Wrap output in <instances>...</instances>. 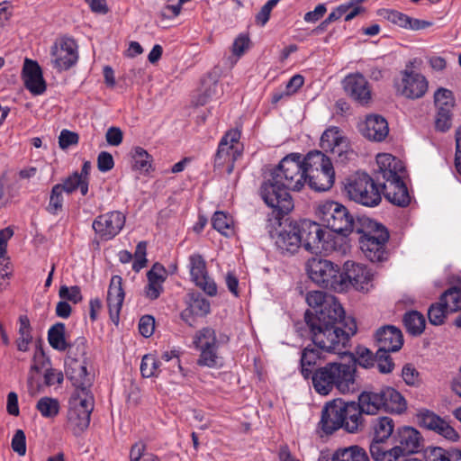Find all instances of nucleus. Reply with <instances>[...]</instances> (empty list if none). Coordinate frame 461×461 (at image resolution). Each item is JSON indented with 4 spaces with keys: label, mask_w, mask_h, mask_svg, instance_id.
<instances>
[{
    "label": "nucleus",
    "mask_w": 461,
    "mask_h": 461,
    "mask_svg": "<svg viewBox=\"0 0 461 461\" xmlns=\"http://www.w3.org/2000/svg\"><path fill=\"white\" fill-rule=\"evenodd\" d=\"M395 446L391 448L389 459H402L406 456L420 452L423 447V438L412 427L399 428L394 435Z\"/></svg>",
    "instance_id": "12"
},
{
    "label": "nucleus",
    "mask_w": 461,
    "mask_h": 461,
    "mask_svg": "<svg viewBox=\"0 0 461 461\" xmlns=\"http://www.w3.org/2000/svg\"><path fill=\"white\" fill-rule=\"evenodd\" d=\"M359 131L361 134L373 141H383L389 133L387 121L381 115L370 114L360 124Z\"/></svg>",
    "instance_id": "25"
},
{
    "label": "nucleus",
    "mask_w": 461,
    "mask_h": 461,
    "mask_svg": "<svg viewBox=\"0 0 461 461\" xmlns=\"http://www.w3.org/2000/svg\"><path fill=\"white\" fill-rule=\"evenodd\" d=\"M12 448L19 456L26 453V437L23 429H17L12 438Z\"/></svg>",
    "instance_id": "59"
},
{
    "label": "nucleus",
    "mask_w": 461,
    "mask_h": 461,
    "mask_svg": "<svg viewBox=\"0 0 461 461\" xmlns=\"http://www.w3.org/2000/svg\"><path fill=\"white\" fill-rule=\"evenodd\" d=\"M384 411L401 414L407 409L405 398L393 387L383 388Z\"/></svg>",
    "instance_id": "33"
},
{
    "label": "nucleus",
    "mask_w": 461,
    "mask_h": 461,
    "mask_svg": "<svg viewBox=\"0 0 461 461\" xmlns=\"http://www.w3.org/2000/svg\"><path fill=\"white\" fill-rule=\"evenodd\" d=\"M152 157L141 147L132 149V167L140 172H149L151 168Z\"/></svg>",
    "instance_id": "41"
},
{
    "label": "nucleus",
    "mask_w": 461,
    "mask_h": 461,
    "mask_svg": "<svg viewBox=\"0 0 461 461\" xmlns=\"http://www.w3.org/2000/svg\"><path fill=\"white\" fill-rule=\"evenodd\" d=\"M189 268L192 281L209 296L217 294L215 282L208 276L206 262L200 254H193L189 257Z\"/></svg>",
    "instance_id": "17"
},
{
    "label": "nucleus",
    "mask_w": 461,
    "mask_h": 461,
    "mask_svg": "<svg viewBox=\"0 0 461 461\" xmlns=\"http://www.w3.org/2000/svg\"><path fill=\"white\" fill-rule=\"evenodd\" d=\"M301 161L303 164L306 176L310 173L333 167L330 158L319 150L310 151Z\"/></svg>",
    "instance_id": "34"
},
{
    "label": "nucleus",
    "mask_w": 461,
    "mask_h": 461,
    "mask_svg": "<svg viewBox=\"0 0 461 461\" xmlns=\"http://www.w3.org/2000/svg\"><path fill=\"white\" fill-rule=\"evenodd\" d=\"M240 138V132L238 130H230L222 137L218 146L214 166L216 167L226 166L228 174H231L235 161L241 155L239 149Z\"/></svg>",
    "instance_id": "13"
},
{
    "label": "nucleus",
    "mask_w": 461,
    "mask_h": 461,
    "mask_svg": "<svg viewBox=\"0 0 461 461\" xmlns=\"http://www.w3.org/2000/svg\"><path fill=\"white\" fill-rule=\"evenodd\" d=\"M343 429L349 433H356L363 428V411L356 402L342 400Z\"/></svg>",
    "instance_id": "30"
},
{
    "label": "nucleus",
    "mask_w": 461,
    "mask_h": 461,
    "mask_svg": "<svg viewBox=\"0 0 461 461\" xmlns=\"http://www.w3.org/2000/svg\"><path fill=\"white\" fill-rule=\"evenodd\" d=\"M402 376L408 385H417L420 382V374L411 364H407L403 366L402 370Z\"/></svg>",
    "instance_id": "60"
},
{
    "label": "nucleus",
    "mask_w": 461,
    "mask_h": 461,
    "mask_svg": "<svg viewBox=\"0 0 461 461\" xmlns=\"http://www.w3.org/2000/svg\"><path fill=\"white\" fill-rule=\"evenodd\" d=\"M279 2L280 0H268L256 15L257 24L264 26L270 18L271 11Z\"/></svg>",
    "instance_id": "56"
},
{
    "label": "nucleus",
    "mask_w": 461,
    "mask_h": 461,
    "mask_svg": "<svg viewBox=\"0 0 461 461\" xmlns=\"http://www.w3.org/2000/svg\"><path fill=\"white\" fill-rule=\"evenodd\" d=\"M345 191L349 200L366 207H375L382 201V191L366 173H357L348 179Z\"/></svg>",
    "instance_id": "7"
},
{
    "label": "nucleus",
    "mask_w": 461,
    "mask_h": 461,
    "mask_svg": "<svg viewBox=\"0 0 461 461\" xmlns=\"http://www.w3.org/2000/svg\"><path fill=\"white\" fill-rule=\"evenodd\" d=\"M403 323L409 333L419 335L424 330L425 318L420 312L411 311L404 314Z\"/></svg>",
    "instance_id": "40"
},
{
    "label": "nucleus",
    "mask_w": 461,
    "mask_h": 461,
    "mask_svg": "<svg viewBox=\"0 0 461 461\" xmlns=\"http://www.w3.org/2000/svg\"><path fill=\"white\" fill-rule=\"evenodd\" d=\"M372 428L374 438L386 441L393 432L394 422L390 417H378L373 420Z\"/></svg>",
    "instance_id": "38"
},
{
    "label": "nucleus",
    "mask_w": 461,
    "mask_h": 461,
    "mask_svg": "<svg viewBox=\"0 0 461 461\" xmlns=\"http://www.w3.org/2000/svg\"><path fill=\"white\" fill-rule=\"evenodd\" d=\"M195 348L200 351L197 365L211 368L222 366V357L218 352V342L214 330L203 328L196 332L194 339Z\"/></svg>",
    "instance_id": "11"
},
{
    "label": "nucleus",
    "mask_w": 461,
    "mask_h": 461,
    "mask_svg": "<svg viewBox=\"0 0 461 461\" xmlns=\"http://www.w3.org/2000/svg\"><path fill=\"white\" fill-rule=\"evenodd\" d=\"M372 275L366 266L347 261L341 271V279L345 282V291L353 286L358 291H367Z\"/></svg>",
    "instance_id": "18"
},
{
    "label": "nucleus",
    "mask_w": 461,
    "mask_h": 461,
    "mask_svg": "<svg viewBox=\"0 0 461 461\" xmlns=\"http://www.w3.org/2000/svg\"><path fill=\"white\" fill-rule=\"evenodd\" d=\"M210 302L200 294H192L189 303L191 312L197 316H205L210 312Z\"/></svg>",
    "instance_id": "48"
},
{
    "label": "nucleus",
    "mask_w": 461,
    "mask_h": 461,
    "mask_svg": "<svg viewBox=\"0 0 461 461\" xmlns=\"http://www.w3.org/2000/svg\"><path fill=\"white\" fill-rule=\"evenodd\" d=\"M376 343L380 354L396 352L401 349L403 344L402 331L394 326H384L375 333Z\"/></svg>",
    "instance_id": "23"
},
{
    "label": "nucleus",
    "mask_w": 461,
    "mask_h": 461,
    "mask_svg": "<svg viewBox=\"0 0 461 461\" xmlns=\"http://www.w3.org/2000/svg\"><path fill=\"white\" fill-rule=\"evenodd\" d=\"M353 363L356 366V363L359 366L368 368L375 365V357H374L373 353L366 348L357 347L355 354H350Z\"/></svg>",
    "instance_id": "50"
},
{
    "label": "nucleus",
    "mask_w": 461,
    "mask_h": 461,
    "mask_svg": "<svg viewBox=\"0 0 461 461\" xmlns=\"http://www.w3.org/2000/svg\"><path fill=\"white\" fill-rule=\"evenodd\" d=\"M114 166L113 156L107 151H102L97 157V167L101 172L110 171Z\"/></svg>",
    "instance_id": "64"
},
{
    "label": "nucleus",
    "mask_w": 461,
    "mask_h": 461,
    "mask_svg": "<svg viewBox=\"0 0 461 461\" xmlns=\"http://www.w3.org/2000/svg\"><path fill=\"white\" fill-rule=\"evenodd\" d=\"M321 359L319 349L308 346L304 348L301 355V373L305 379L312 378L313 368L317 361Z\"/></svg>",
    "instance_id": "35"
},
{
    "label": "nucleus",
    "mask_w": 461,
    "mask_h": 461,
    "mask_svg": "<svg viewBox=\"0 0 461 461\" xmlns=\"http://www.w3.org/2000/svg\"><path fill=\"white\" fill-rule=\"evenodd\" d=\"M375 363H376V366L379 372L384 374H388L392 372L394 366L389 353H385L384 355L380 354V350L378 349L375 354Z\"/></svg>",
    "instance_id": "57"
},
{
    "label": "nucleus",
    "mask_w": 461,
    "mask_h": 461,
    "mask_svg": "<svg viewBox=\"0 0 461 461\" xmlns=\"http://www.w3.org/2000/svg\"><path fill=\"white\" fill-rule=\"evenodd\" d=\"M335 172L333 167H326L307 175L309 186L316 191H327L334 184Z\"/></svg>",
    "instance_id": "32"
},
{
    "label": "nucleus",
    "mask_w": 461,
    "mask_h": 461,
    "mask_svg": "<svg viewBox=\"0 0 461 461\" xmlns=\"http://www.w3.org/2000/svg\"><path fill=\"white\" fill-rule=\"evenodd\" d=\"M146 250H147V242L140 241L135 249L134 253V261L132 264V269L136 272H139L140 269L146 267L147 258H146Z\"/></svg>",
    "instance_id": "55"
},
{
    "label": "nucleus",
    "mask_w": 461,
    "mask_h": 461,
    "mask_svg": "<svg viewBox=\"0 0 461 461\" xmlns=\"http://www.w3.org/2000/svg\"><path fill=\"white\" fill-rule=\"evenodd\" d=\"M36 410L43 418L54 419L59 413L60 404L58 399L44 396L37 402Z\"/></svg>",
    "instance_id": "39"
},
{
    "label": "nucleus",
    "mask_w": 461,
    "mask_h": 461,
    "mask_svg": "<svg viewBox=\"0 0 461 461\" xmlns=\"http://www.w3.org/2000/svg\"><path fill=\"white\" fill-rule=\"evenodd\" d=\"M160 361L154 355L148 354L142 357L140 372L143 377L158 376L160 373Z\"/></svg>",
    "instance_id": "46"
},
{
    "label": "nucleus",
    "mask_w": 461,
    "mask_h": 461,
    "mask_svg": "<svg viewBox=\"0 0 461 461\" xmlns=\"http://www.w3.org/2000/svg\"><path fill=\"white\" fill-rule=\"evenodd\" d=\"M125 293L122 288V278L120 276H113L111 278L107 292V306L110 319L118 324L120 312L124 300Z\"/></svg>",
    "instance_id": "24"
},
{
    "label": "nucleus",
    "mask_w": 461,
    "mask_h": 461,
    "mask_svg": "<svg viewBox=\"0 0 461 461\" xmlns=\"http://www.w3.org/2000/svg\"><path fill=\"white\" fill-rule=\"evenodd\" d=\"M24 86L32 95H40L46 90V82L42 70L37 61L25 59L23 67Z\"/></svg>",
    "instance_id": "22"
},
{
    "label": "nucleus",
    "mask_w": 461,
    "mask_h": 461,
    "mask_svg": "<svg viewBox=\"0 0 461 461\" xmlns=\"http://www.w3.org/2000/svg\"><path fill=\"white\" fill-rule=\"evenodd\" d=\"M359 222L360 227H357L356 232L362 234L359 242L365 257L374 263L387 260L389 232L386 228L366 217L360 218Z\"/></svg>",
    "instance_id": "4"
},
{
    "label": "nucleus",
    "mask_w": 461,
    "mask_h": 461,
    "mask_svg": "<svg viewBox=\"0 0 461 461\" xmlns=\"http://www.w3.org/2000/svg\"><path fill=\"white\" fill-rule=\"evenodd\" d=\"M342 399H335L328 402L322 410L319 428L326 434L343 428Z\"/></svg>",
    "instance_id": "21"
},
{
    "label": "nucleus",
    "mask_w": 461,
    "mask_h": 461,
    "mask_svg": "<svg viewBox=\"0 0 461 461\" xmlns=\"http://www.w3.org/2000/svg\"><path fill=\"white\" fill-rule=\"evenodd\" d=\"M155 330V320L150 315H145L140 318L139 323V330L140 334L145 337H150Z\"/></svg>",
    "instance_id": "63"
},
{
    "label": "nucleus",
    "mask_w": 461,
    "mask_h": 461,
    "mask_svg": "<svg viewBox=\"0 0 461 461\" xmlns=\"http://www.w3.org/2000/svg\"><path fill=\"white\" fill-rule=\"evenodd\" d=\"M385 440H378L377 438L372 439L370 446H369V451L371 456L376 460V461H389V453L391 451L390 449H387L384 447Z\"/></svg>",
    "instance_id": "53"
},
{
    "label": "nucleus",
    "mask_w": 461,
    "mask_h": 461,
    "mask_svg": "<svg viewBox=\"0 0 461 461\" xmlns=\"http://www.w3.org/2000/svg\"><path fill=\"white\" fill-rule=\"evenodd\" d=\"M424 457L426 461H450V452H446L441 447H428Z\"/></svg>",
    "instance_id": "58"
},
{
    "label": "nucleus",
    "mask_w": 461,
    "mask_h": 461,
    "mask_svg": "<svg viewBox=\"0 0 461 461\" xmlns=\"http://www.w3.org/2000/svg\"><path fill=\"white\" fill-rule=\"evenodd\" d=\"M63 207V192L59 185H55L50 192V202L46 208L50 214L57 215Z\"/></svg>",
    "instance_id": "49"
},
{
    "label": "nucleus",
    "mask_w": 461,
    "mask_h": 461,
    "mask_svg": "<svg viewBox=\"0 0 461 461\" xmlns=\"http://www.w3.org/2000/svg\"><path fill=\"white\" fill-rule=\"evenodd\" d=\"M365 414L375 415L384 411L383 388L376 391H364L358 395L357 402Z\"/></svg>",
    "instance_id": "31"
},
{
    "label": "nucleus",
    "mask_w": 461,
    "mask_h": 461,
    "mask_svg": "<svg viewBox=\"0 0 461 461\" xmlns=\"http://www.w3.org/2000/svg\"><path fill=\"white\" fill-rule=\"evenodd\" d=\"M377 14L383 19L402 29H406L407 23L410 22L409 15L394 9H379L377 11Z\"/></svg>",
    "instance_id": "45"
},
{
    "label": "nucleus",
    "mask_w": 461,
    "mask_h": 461,
    "mask_svg": "<svg viewBox=\"0 0 461 461\" xmlns=\"http://www.w3.org/2000/svg\"><path fill=\"white\" fill-rule=\"evenodd\" d=\"M212 227L224 236L233 234V221L225 212H215L212 219Z\"/></svg>",
    "instance_id": "43"
},
{
    "label": "nucleus",
    "mask_w": 461,
    "mask_h": 461,
    "mask_svg": "<svg viewBox=\"0 0 461 461\" xmlns=\"http://www.w3.org/2000/svg\"><path fill=\"white\" fill-rule=\"evenodd\" d=\"M316 214L322 225L343 236L357 231L360 227L359 219L355 221L348 210L341 203L334 201H322L318 204Z\"/></svg>",
    "instance_id": "6"
},
{
    "label": "nucleus",
    "mask_w": 461,
    "mask_h": 461,
    "mask_svg": "<svg viewBox=\"0 0 461 461\" xmlns=\"http://www.w3.org/2000/svg\"><path fill=\"white\" fill-rule=\"evenodd\" d=\"M450 313L445 304L439 299V302L432 304L428 311V318L431 324L440 325L444 322L446 316Z\"/></svg>",
    "instance_id": "51"
},
{
    "label": "nucleus",
    "mask_w": 461,
    "mask_h": 461,
    "mask_svg": "<svg viewBox=\"0 0 461 461\" xmlns=\"http://www.w3.org/2000/svg\"><path fill=\"white\" fill-rule=\"evenodd\" d=\"M434 103L438 110H452L455 98L452 91L440 87L434 94Z\"/></svg>",
    "instance_id": "47"
},
{
    "label": "nucleus",
    "mask_w": 461,
    "mask_h": 461,
    "mask_svg": "<svg viewBox=\"0 0 461 461\" xmlns=\"http://www.w3.org/2000/svg\"><path fill=\"white\" fill-rule=\"evenodd\" d=\"M429 81L421 73L405 69L401 73V79L395 83L396 94L411 100L420 99L425 95Z\"/></svg>",
    "instance_id": "14"
},
{
    "label": "nucleus",
    "mask_w": 461,
    "mask_h": 461,
    "mask_svg": "<svg viewBox=\"0 0 461 461\" xmlns=\"http://www.w3.org/2000/svg\"><path fill=\"white\" fill-rule=\"evenodd\" d=\"M301 246L311 253L329 252L334 249L329 240L331 237L330 231L324 230L321 225L310 220L297 221Z\"/></svg>",
    "instance_id": "10"
},
{
    "label": "nucleus",
    "mask_w": 461,
    "mask_h": 461,
    "mask_svg": "<svg viewBox=\"0 0 461 461\" xmlns=\"http://www.w3.org/2000/svg\"><path fill=\"white\" fill-rule=\"evenodd\" d=\"M166 277V268L161 264H154L147 273L148 285L145 286L144 294L148 299L156 300L160 296Z\"/></svg>",
    "instance_id": "29"
},
{
    "label": "nucleus",
    "mask_w": 461,
    "mask_h": 461,
    "mask_svg": "<svg viewBox=\"0 0 461 461\" xmlns=\"http://www.w3.org/2000/svg\"><path fill=\"white\" fill-rule=\"evenodd\" d=\"M50 55L53 68L68 70L77 62V44L72 38L63 37L51 46Z\"/></svg>",
    "instance_id": "15"
},
{
    "label": "nucleus",
    "mask_w": 461,
    "mask_h": 461,
    "mask_svg": "<svg viewBox=\"0 0 461 461\" xmlns=\"http://www.w3.org/2000/svg\"><path fill=\"white\" fill-rule=\"evenodd\" d=\"M277 249L284 255H293L301 247V240L297 221L290 222L283 227L274 237Z\"/></svg>",
    "instance_id": "20"
},
{
    "label": "nucleus",
    "mask_w": 461,
    "mask_h": 461,
    "mask_svg": "<svg viewBox=\"0 0 461 461\" xmlns=\"http://www.w3.org/2000/svg\"><path fill=\"white\" fill-rule=\"evenodd\" d=\"M312 383L321 395H328L334 389L343 394L349 393L358 387L355 366L338 362L316 368L312 375Z\"/></svg>",
    "instance_id": "3"
},
{
    "label": "nucleus",
    "mask_w": 461,
    "mask_h": 461,
    "mask_svg": "<svg viewBox=\"0 0 461 461\" xmlns=\"http://www.w3.org/2000/svg\"><path fill=\"white\" fill-rule=\"evenodd\" d=\"M449 312L461 310V288L451 287L447 289L439 298Z\"/></svg>",
    "instance_id": "44"
},
{
    "label": "nucleus",
    "mask_w": 461,
    "mask_h": 461,
    "mask_svg": "<svg viewBox=\"0 0 461 461\" xmlns=\"http://www.w3.org/2000/svg\"><path fill=\"white\" fill-rule=\"evenodd\" d=\"M321 147L326 152H330L341 158H348L349 153L348 142L342 137L338 127L327 129L321 137Z\"/></svg>",
    "instance_id": "26"
},
{
    "label": "nucleus",
    "mask_w": 461,
    "mask_h": 461,
    "mask_svg": "<svg viewBox=\"0 0 461 461\" xmlns=\"http://www.w3.org/2000/svg\"><path fill=\"white\" fill-rule=\"evenodd\" d=\"M306 302L314 312L307 310L304 321L309 328L311 339L319 349L342 354L357 333L355 319L347 317L338 299L322 291H311Z\"/></svg>",
    "instance_id": "1"
},
{
    "label": "nucleus",
    "mask_w": 461,
    "mask_h": 461,
    "mask_svg": "<svg viewBox=\"0 0 461 461\" xmlns=\"http://www.w3.org/2000/svg\"><path fill=\"white\" fill-rule=\"evenodd\" d=\"M435 124L438 130L447 131L451 126V110H438Z\"/></svg>",
    "instance_id": "61"
},
{
    "label": "nucleus",
    "mask_w": 461,
    "mask_h": 461,
    "mask_svg": "<svg viewBox=\"0 0 461 461\" xmlns=\"http://www.w3.org/2000/svg\"><path fill=\"white\" fill-rule=\"evenodd\" d=\"M402 179L403 177L394 178L390 182H384L382 185L385 199L399 207H405L411 202L410 194Z\"/></svg>",
    "instance_id": "28"
},
{
    "label": "nucleus",
    "mask_w": 461,
    "mask_h": 461,
    "mask_svg": "<svg viewBox=\"0 0 461 461\" xmlns=\"http://www.w3.org/2000/svg\"><path fill=\"white\" fill-rule=\"evenodd\" d=\"M345 93L361 105L367 104L371 98V89L366 77L360 73L349 74L342 80Z\"/></svg>",
    "instance_id": "19"
},
{
    "label": "nucleus",
    "mask_w": 461,
    "mask_h": 461,
    "mask_svg": "<svg viewBox=\"0 0 461 461\" xmlns=\"http://www.w3.org/2000/svg\"><path fill=\"white\" fill-rule=\"evenodd\" d=\"M66 326L62 322H57L51 326L48 331V341L56 350L66 351L68 343L65 338Z\"/></svg>",
    "instance_id": "37"
},
{
    "label": "nucleus",
    "mask_w": 461,
    "mask_h": 461,
    "mask_svg": "<svg viewBox=\"0 0 461 461\" xmlns=\"http://www.w3.org/2000/svg\"><path fill=\"white\" fill-rule=\"evenodd\" d=\"M86 348L84 337H78L72 344L68 343L67 350L69 362L66 366V375L74 386L91 385L85 361Z\"/></svg>",
    "instance_id": "9"
},
{
    "label": "nucleus",
    "mask_w": 461,
    "mask_h": 461,
    "mask_svg": "<svg viewBox=\"0 0 461 461\" xmlns=\"http://www.w3.org/2000/svg\"><path fill=\"white\" fill-rule=\"evenodd\" d=\"M307 182L301 155L290 154L285 157L271 172L270 178L261 186L264 202L277 212L278 215L287 214L294 208L288 190L300 191Z\"/></svg>",
    "instance_id": "2"
},
{
    "label": "nucleus",
    "mask_w": 461,
    "mask_h": 461,
    "mask_svg": "<svg viewBox=\"0 0 461 461\" xmlns=\"http://www.w3.org/2000/svg\"><path fill=\"white\" fill-rule=\"evenodd\" d=\"M91 385L75 386V392L69 398L67 414V428L76 436L81 434L90 423V415L94 410V396Z\"/></svg>",
    "instance_id": "5"
},
{
    "label": "nucleus",
    "mask_w": 461,
    "mask_h": 461,
    "mask_svg": "<svg viewBox=\"0 0 461 461\" xmlns=\"http://www.w3.org/2000/svg\"><path fill=\"white\" fill-rule=\"evenodd\" d=\"M78 140L77 133L68 130H62L59 137V144L62 149H66L69 146L77 144Z\"/></svg>",
    "instance_id": "62"
},
{
    "label": "nucleus",
    "mask_w": 461,
    "mask_h": 461,
    "mask_svg": "<svg viewBox=\"0 0 461 461\" xmlns=\"http://www.w3.org/2000/svg\"><path fill=\"white\" fill-rule=\"evenodd\" d=\"M378 172L384 182H390L394 178L404 177L405 167L399 158L391 154L382 153L376 156Z\"/></svg>",
    "instance_id": "27"
},
{
    "label": "nucleus",
    "mask_w": 461,
    "mask_h": 461,
    "mask_svg": "<svg viewBox=\"0 0 461 461\" xmlns=\"http://www.w3.org/2000/svg\"><path fill=\"white\" fill-rule=\"evenodd\" d=\"M59 295L64 301H69L73 303H77L83 299L81 289L77 285H73L70 287L67 285L60 286Z\"/></svg>",
    "instance_id": "54"
},
{
    "label": "nucleus",
    "mask_w": 461,
    "mask_h": 461,
    "mask_svg": "<svg viewBox=\"0 0 461 461\" xmlns=\"http://www.w3.org/2000/svg\"><path fill=\"white\" fill-rule=\"evenodd\" d=\"M125 221L126 217L122 212L113 211L97 216L92 227L102 240H110L121 232Z\"/></svg>",
    "instance_id": "16"
},
{
    "label": "nucleus",
    "mask_w": 461,
    "mask_h": 461,
    "mask_svg": "<svg viewBox=\"0 0 461 461\" xmlns=\"http://www.w3.org/2000/svg\"><path fill=\"white\" fill-rule=\"evenodd\" d=\"M62 192H66L67 194H71L75 192L77 188H79L82 195H86L88 193V184L86 180H82L78 176V172H74L72 175L68 176L62 184H59Z\"/></svg>",
    "instance_id": "42"
},
{
    "label": "nucleus",
    "mask_w": 461,
    "mask_h": 461,
    "mask_svg": "<svg viewBox=\"0 0 461 461\" xmlns=\"http://www.w3.org/2000/svg\"><path fill=\"white\" fill-rule=\"evenodd\" d=\"M311 279L320 286L338 293L345 292V282L341 279V270L338 265L327 259L312 258L308 261Z\"/></svg>",
    "instance_id": "8"
},
{
    "label": "nucleus",
    "mask_w": 461,
    "mask_h": 461,
    "mask_svg": "<svg viewBox=\"0 0 461 461\" xmlns=\"http://www.w3.org/2000/svg\"><path fill=\"white\" fill-rule=\"evenodd\" d=\"M331 461H369V458L365 449L358 446H350L336 450Z\"/></svg>",
    "instance_id": "36"
},
{
    "label": "nucleus",
    "mask_w": 461,
    "mask_h": 461,
    "mask_svg": "<svg viewBox=\"0 0 461 461\" xmlns=\"http://www.w3.org/2000/svg\"><path fill=\"white\" fill-rule=\"evenodd\" d=\"M417 418L420 426L435 431L442 420L440 417L428 410L420 411Z\"/></svg>",
    "instance_id": "52"
}]
</instances>
